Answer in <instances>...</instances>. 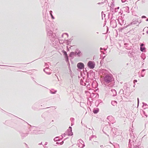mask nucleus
<instances>
[{"label":"nucleus","instance_id":"5","mask_svg":"<svg viewBox=\"0 0 148 148\" xmlns=\"http://www.w3.org/2000/svg\"><path fill=\"white\" fill-rule=\"evenodd\" d=\"M144 45L143 44H142L141 45V47L140 48V50L142 51H145V48L143 47Z\"/></svg>","mask_w":148,"mask_h":148},{"label":"nucleus","instance_id":"3","mask_svg":"<svg viewBox=\"0 0 148 148\" xmlns=\"http://www.w3.org/2000/svg\"><path fill=\"white\" fill-rule=\"evenodd\" d=\"M77 67L79 69H82L84 68V65L82 63H79L77 64Z\"/></svg>","mask_w":148,"mask_h":148},{"label":"nucleus","instance_id":"4","mask_svg":"<svg viewBox=\"0 0 148 148\" xmlns=\"http://www.w3.org/2000/svg\"><path fill=\"white\" fill-rule=\"evenodd\" d=\"M71 127H69L68 130L67 134L69 136H71L73 134V133L72 132Z\"/></svg>","mask_w":148,"mask_h":148},{"label":"nucleus","instance_id":"7","mask_svg":"<svg viewBox=\"0 0 148 148\" xmlns=\"http://www.w3.org/2000/svg\"><path fill=\"white\" fill-rule=\"evenodd\" d=\"M64 54L66 56H67V54L66 51L64 52Z\"/></svg>","mask_w":148,"mask_h":148},{"label":"nucleus","instance_id":"2","mask_svg":"<svg viewBox=\"0 0 148 148\" xmlns=\"http://www.w3.org/2000/svg\"><path fill=\"white\" fill-rule=\"evenodd\" d=\"M87 65L88 67L91 69L94 68L95 66V64L94 62L91 61H89Z\"/></svg>","mask_w":148,"mask_h":148},{"label":"nucleus","instance_id":"6","mask_svg":"<svg viewBox=\"0 0 148 148\" xmlns=\"http://www.w3.org/2000/svg\"><path fill=\"white\" fill-rule=\"evenodd\" d=\"M93 112L94 113H97L98 112V111L97 110H94L93 111Z\"/></svg>","mask_w":148,"mask_h":148},{"label":"nucleus","instance_id":"1","mask_svg":"<svg viewBox=\"0 0 148 148\" xmlns=\"http://www.w3.org/2000/svg\"><path fill=\"white\" fill-rule=\"evenodd\" d=\"M113 77L112 76L106 75L104 77V81L108 83H110L112 80Z\"/></svg>","mask_w":148,"mask_h":148},{"label":"nucleus","instance_id":"9","mask_svg":"<svg viewBox=\"0 0 148 148\" xmlns=\"http://www.w3.org/2000/svg\"><path fill=\"white\" fill-rule=\"evenodd\" d=\"M51 15L52 17V18H53V16L51 14Z\"/></svg>","mask_w":148,"mask_h":148},{"label":"nucleus","instance_id":"10","mask_svg":"<svg viewBox=\"0 0 148 148\" xmlns=\"http://www.w3.org/2000/svg\"><path fill=\"white\" fill-rule=\"evenodd\" d=\"M146 21H148V18H147V19Z\"/></svg>","mask_w":148,"mask_h":148},{"label":"nucleus","instance_id":"8","mask_svg":"<svg viewBox=\"0 0 148 148\" xmlns=\"http://www.w3.org/2000/svg\"><path fill=\"white\" fill-rule=\"evenodd\" d=\"M146 17L145 16H142V18H146Z\"/></svg>","mask_w":148,"mask_h":148}]
</instances>
